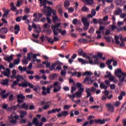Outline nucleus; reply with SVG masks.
Listing matches in <instances>:
<instances>
[{
	"label": "nucleus",
	"instance_id": "f257e3e1",
	"mask_svg": "<svg viewBox=\"0 0 126 126\" xmlns=\"http://www.w3.org/2000/svg\"><path fill=\"white\" fill-rule=\"evenodd\" d=\"M61 25H62V23H58L51 26V29L53 30L55 36H58L59 35V32L61 33V35H65V34H66V31H62V29H59ZM58 31L59 32H58Z\"/></svg>",
	"mask_w": 126,
	"mask_h": 126
},
{
	"label": "nucleus",
	"instance_id": "f03ea898",
	"mask_svg": "<svg viewBox=\"0 0 126 126\" xmlns=\"http://www.w3.org/2000/svg\"><path fill=\"white\" fill-rule=\"evenodd\" d=\"M115 75L119 77L121 82H126V73H124L121 69H117L115 71Z\"/></svg>",
	"mask_w": 126,
	"mask_h": 126
},
{
	"label": "nucleus",
	"instance_id": "7ed1b4c3",
	"mask_svg": "<svg viewBox=\"0 0 126 126\" xmlns=\"http://www.w3.org/2000/svg\"><path fill=\"white\" fill-rule=\"evenodd\" d=\"M8 119L11 124H16L17 120L19 119V116L16 115L15 113H12L8 117Z\"/></svg>",
	"mask_w": 126,
	"mask_h": 126
},
{
	"label": "nucleus",
	"instance_id": "20e7f679",
	"mask_svg": "<svg viewBox=\"0 0 126 126\" xmlns=\"http://www.w3.org/2000/svg\"><path fill=\"white\" fill-rule=\"evenodd\" d=\"M82 22H83L84 26V30H88V29L89 28V26L90 25V23H89V22H88L87 18L83 17V18L82 19Z\"/></svg>",
	"mask_w": 126,
	"mask_h": 126
},
{
	"label": "nucleus",
	"instance_id": "39448f33",
	"mask_svg": "<svg viewBox=\"0 0 126 126\" xmlns=\"http://www.w3.org/2000/svg\"><path fill=\"white\" fill-rule=\"evenodd\" d=\"M42 92L41 94L43 96H46V95L51 93V88L50 87H47L46 88L45 87H42Z\"/></svg>",
	"mask_w": 126,
	"mask_h": 126
},
{
	"label": "nucleus",
	"instance_id": "423d86ee",
	"mask_svg": "<svg viewBox=\"0 0 126 126\" xmlns=\"http://www.w3.org/2000/svg\"><path fill=\"white\" fill-rule=\"evenodd\" d=\"M41 105H44L43 107V110H48L50 108V106L52 105L51 101H41Z\"/></svg>",
	"mask_w": 126,
	"mask_h": 126
},
{
	"label": "nucleus",
	"instance_id": "0eeeda50",
	"mask_svg": "<svg viewBox=\"0 0 126 126\" xmlns=\"http://www.w3.org/2000/svg\"><path fill=\"white\" fill-rule=\"evenodd\" d=\"M59 83H60L59 82H55L54 83V84H53L54 86V89L53 90V92L56 93L57 92H59V91L61 90V86L59 85Z\"/></svg>",
	"mask_w": 126,
	"mask_h": 126
},
{
	"label": "nucleus",
	"instance_id": "6e6552de",
	"mask_svg": "<svg viewBox=\"0 0 126 126\" xmlns=\"http://www.w3.org/2000/svg\"><path fill=\"white\" fill-rule=\"evenodd\" d=\"M106 107L107 109V110L110 112V113H114L115 112V107H114V106L112 105L111 103H107L106 104Z\"/></svg>",
	"mask_w": 126,
	"mask_h": 126
},
{
	"label": "nucleus",
	"instance_id": "1a4fd4ad",
	"mask_svg": "<svg viewBox=\"0 0 126 126\" xmlns=\"http://www.w3.org/2000/svg\"><path fill=\"white\" fill-rule=\"evenodd\" d=\"M86 82H87V84H92V83L94 82V80L91 79V77L89 76H87L84 80V83H86Z\"/></svg>",
	"mask_w": 126,
	"mask_h": 126
},
{
	"label": "nucleus",
	"instance_id": "9d476101",
	"mask_svg": "<svg viewBox=\"0 0 126 126\" xmlns=\"http://www.w3.org/2000/svg\"><path fill=\"white\" fill-rule=\"evenodd\" d=\"M69 113L68 111H62L60 113L57 115L58 118H62V117H66L68 116Z\"/></svg>",
	"mask_w": 126,
	"mask_h": 126
},
{
	"label": "nucleus",
	"instance_id": "9b49d317",
	"mask_svg": "<svg viewBox=\"0 0 126 126\" xmlns=\"http://www.w3.org/2000/svg\"><path fill=\"white\" fill-rule=\"evenodd\" d=\"M32 27L34 29L36 33H40V32H41V28L39 25H36V24L33 23L32 25Z\"/></svg>",
	"mask_w": 126,
	"mask_h": 126
},
{
	"label": "nucleus",
	"instance_id": "f8f14e48",
	"mask_svg": "<svg viewBox=\"0 0 126 126\" xmlns=\"http://www.w3.org/2000/svg\"><path fill=\"white\" fill-rule=\"evenodd\" d=\"M62 111V108H56V109H53L51 110L48 111V114L51 115V114H54L55 113H59Z\"/></svg>",
	"mask_w": 126,
	"mask_h": 126
},
{
	"label": "nucleus",
	"instance_id": "ddd939ff",
	"mask_svg": "<svg viewBox=\"0 0 126 126\" xmlns=\"http://www.w3.org/2000/svg\"><path fill=\"white\" fill-rule=\"evenodd\" d=\"M24 99H25V96H24V95H23L22 94H18L17 95V100L18 103H20L23 102Z\"/></svg>",
	"mask_w": 126,
	"mask_h": 126
},
{
	"label": "nucleus",
	"instance_id": "4468645a",
	"mask_svg": "<svg viewBox=\"0 0 126 126\" xmlns=\"http://www.w3.org/2000/svg\"><path fill=\"white\" fill-rule=\"evenodd\" d=\"M32 124L35 126H43V124L42 123H39V121H38V119H37V118L33 119Z\"/></svg>",
	"mask_w": 126,
	"mask_h": 126
},
{
	"label": "nucleus",
	"instance_id": "2eb2a0df",
	"mask_svg": "<svg viewBox=\"0 0 126 126\" xmlns=\"http://www.w3.org/2000/svg\"><path fill=\"white\" fill-rule=\"evenodd\" d=\"M17 106L20 108V109H25V110H28V104L24 103L22 105L18 104Z\"/></svg>",
	"mask_w": 126,
	"mask_h": 126
},
{
	"label": "nucleus",
	"instance_id": "dca6fc26",
	"mask_svg": "<svg viewBox=\"0 0 126 126\" xmlns=\"http://www.w3.org/2000/svg\"><path fill=\"white\" fill-rule=\"evenodd\" d=\"M40 1V6H44V7H46L47 8V6H46V4H47V0H39Z\"/></svg>",
	"mask_w": 126,
	"mask_h": 126
},
{
	"label": "nucleus",
	"instance_id": "f3484780",
	"mask_svg": "<svg viewBox=\"0 0 126 126\" xmlns=\"http://www.w3.org/2000/svg\"><path fill=\"white\" fill-rule=\"evenodd\" d=\"M47 12L46 13V15L47 17L52 15V8L50 7H46Z\"/></svg>",
	"mask_w": 126,
	"mask_h": 126
},
{
	"label": "nucleus",
	"instance_id": "a211bd4d",
	"mask_svg": "<svg viewBox=\"0 0 126 126\" xmlns=\"http://www.w3.org/2000/svg\"><path fill=\"white\" fill-rule=\"evenodd\" d=\"M2 10L4 12L3 14V17H6L7 15H8L9 13V10L5 9V8H3Z\"/></svg>",
	"mask_w": 126,
	"mask_h": 126
},
{
	"label": "nucleus",
	"instance_id": "6ab92c4d",
	"mask_svg": "<svg viewBox=\"0 0 126 126\" xmlns=\"http://www.w3.org/2000/svg\"><path fill=\"white\" fill-rule=\"evenodd\" d=\"M20 118L23 119L24 117H26V116H27V112L25 111H20Z\"/></svg>",
	"mask_w": 126,
	"mask_h": 126
},
{
	"label": "nucleus",
	"instance_id": "aec40b11",
	"mask_svg": "<svg viewBox=\"0 0 126 126\" xmlns=\"http://www.w3.org/2000/svg\"><path fill=\"white\" fill-rule=\"evenodd\" d=\"M5 90L2 91L0 93V95L1 96L2 98H3V99H5V98H6L7 96H8V94H9V93L4 94V93H5Z\"/></svg>",
	"mask_w": 126,
	"mask_h": 126
},
{
	"label": "nucleus",
	"instance_id": "412c9836",
	"mask_svg": "<svg viewBox=\"0 0 126 126\" xmlns=\"http://www.w3.org/2000/svg\"><path fill=\"white\" fill-rule=\"evenodd\" d=\"M37 56H38V54H33L32 56V58L33 59V62H37V63H40L41 62L40 60L37 59Z\"/></svg>",
	"mask_w": 126,
	"mask_h": 126
},
{
	"label": "nucleus",
	"instance_id": "4be33fe9",
	"mask_svg": "<svg viewBox=\"0 0 126 126\" xmlns=\"http://www.w3.org/2000/svg\"><path fill=\"white\" fill-rule=\"evenodd\" d=\"M8 32V30L6 28H2L0 29V33L1 34H6Z\"/></svg>",
	"mask_w": 126,
	"mask_h": 126
},
{
	"label": "nucleus",
	"instance_id": "5701e85b",
	"mask_svg": "<svg viewBox=\"0 0 126 126\" xmlns=\"http://www.w3.org/2000/svg\"><path fill=\"white\" fill-rule=\"evenodd\" d=\"M4 60L8 62V63H10L11 61L13 60V55H11L9 57H6L4 58Z\"/></svg>",
	"mask_w": 126,
	"mask_h": 126
},
{
	"label": "nucleus",
	"instance_id": "b1692460",
	"mask_svg": "<svg viewBox=\"0 0 126 126\" xmlns=\"http://www.w3.org/2000/svg\"><path fill=\"white\" fill-rule=\"evenodd\" d=\"M71 74L72 76H77V77H80L81 76V72L75 71L74 72H71Z\"/></svg>",
	"mask_w": 126,
	"mask_h": 126
},
{
	"label": "nucleus",
	"instance_id": "393cba45",
	"mask_svg": "<svg viewBox=\"0 0 126 126\" xmlns=\"http://www.w3.org/2000/svg\"><path fill=\"white\" fill-rule=\"evenodd\" d=\"M123 12V10H122V9L120 8H117L116 10L114 11V14L115 15H119V14H121Z\"/></svg>",
	"mask_w": 126,
	"mask_h": 126
},
{
	"label": "nucleus",
	"instance_id": "a878e982",
	"mask_svg": "<svg viewBox=\"0 0 126 126\" xmlns=\"http://www.w3.org/2000/svg\"><path fill=\"white\" fill-rule=\"evenodd\" d=\"M91 89L89 88H87L86 89V92L87 93V97L88 98V97H90V96H91V93L90 92H91Z\"/></svg>",
	"mask_w": 126,
	"mask_h": 126
},
{
	"label": "nucleus",
	"instance_id": "bb28decb",
	"mask_svg": "<svg viewBox=\"0 0 126 126\" xmlns=\"http://www.w3.org/2000/svg\"><path fill=\"white\" fill-rule=\"evenodd\" d=\"M100 88L101 89H105L106 90L108 89V86L106 85L105 83H104L103 82H102V83H100Z\"/></svg>",
	"mask_w": 126,
	"mask_h": 126
},
{
	"label": "nucleus",
	"instance_id": "cd10ccee",
	"mask_svg": "<svg viewBox=\"0 0 126 126\" xmlns=\"http://www.w3.org/2000/svg\"><path fill=\"white\" fill-rule=\"evenodd\" d=\"M14 30H15V34H17L20 31V27H19V25H16L14 27Z\"/></svg>",
	"mask_w": 126,
	"mask_h": 126
},
{
	"label": "nucleus",
	"instance_id": "c85d7f7f",
	"mask_svg": "<svg viewBox=\"0 0 126 126\" xmlns=\"http://www.w3.org/2000/svg\"><path fill=\"white\" fill-rule=\"evenodd\" d=\"M109 29L110 30V31H115V29H117L116 24L113 23V25L110 26Z\"/></svg>",
	"mask_w": 126,
	"mask_h": 126
},
{
	"label": "nucleus",
	"instance_id": "c756f323",
	"mask_svg": "<svg viewBox=\"0 0 126 126\" xmlns=\"http://www.w3.org/2000/svg\"><path fill=\"white\" fill-rule=\"evenodd\" d=\"M85 3L87 4H93L94 3V0H82Z\"/></svg>",
	"mask_w": 126,
	"mask_h": 126
},
{
	"label": "nucleus",
	"instance_id": "7c9ffc66",
	"mask_svg": "<svg viewBox=\"0 0 126 126\" xmlns=\"http://www.w3.org/2000/svg\"><path fill=\"white\" fill-rule=\"evenodd\" d=\"M93 58L94 59H95L94 63V64H99V59H98V57H97V56H96V55H94Z\"/></svg>",
	"mask_w": 126,
	"mask_h": 126
},
{
	"label": "nucleus",
	"instance_id": "2f4dec72",
	"mask_svg": "<svg viewBox=\"0 0 126 126\" xmlns=\"http://www.w3.org/2000/svg\"><path fill=\"white\" fill-rule=\"evenodd\" d=\"M0 83L2 85H8V80L7 79L1 80Z\"/></svg>",
	"mask_w": 126,
	"mask_h": 126
},
{
	"label": "nucleus",
	"instance_id": "473e14b6",
	"mask_svg": "<svg viewBox=\"0 0 126 126\" xmlns=\"http://www.w3.org/2000/svg\"><path fill=\"white\" fill-rule=\"evenodd\" d=\"M19 86H20V87L26 88L28 86V82L26 81L22 83V84H19Z\"/></svg>",
	"mask_w": 126,
	"mask_h": 126
},
{
	"label": "nucleus",
	"instance_id": "72a5a7b5",
	"mask_svg": "<svg viewBox=\"0 0 126 126\" xmlns=\"http://www.w3.org/2000/svg\"><path fill=\"white\" fill-rule=\"evenodd\" d=\"M91 14H90L88 15V17H91V18H92V17H93V16H95V15H96V11H95V9H92L91 11Z\"/></svg>",
	"mask_w": 126,
	"mask_h": 126
},
{
	"label": "nucleus",
	"instance_id": "f704fd0d",
	"mask_svg": "<svg viewBox=\"0 0 126 126\" xmlns=\"http://www.w3.org/2000/svg\"><path fill=\"white\" fill-rule=\"evenodd\" d=\"M115 3L116 5L122 6V5H123V1L121 0H116L115 1Z\"/></svg>",
	"mask_w": 126,
	"mask_h": 126
},
{
	"label": "nucleus",
	"instance_id": "c9c22d12",
	"mask_svg": "<svg viewBox=\"0 0 126 126\" xmlns=\"http://www.w3.org/2000/svg\"><path fill=\"white\" fill-rule=\"evenodd\" d=\"M95 124H100V125H103V124H105V120L103 119V120L101 119H98L95 120Z\"/></svg>",
	"mask_w": 126,
	"mask_h": 126
},
{
	"label": "nucleus",
	"instance_id": "e433bc0d",
	"mask_svg": "<svg viewBox=\"0 0 126 126\" xmlns=\"http://www.w3.org/2000/svg\"><path fill=\"white\" fill-rule=\"evenodd\" d=\"M104 29H105V27H104L103 26H100V27H99L100 31H97L96 32V33H97V34H101V31H102V32L104 33Z\"/></svg>",
	"mask_w": 126,
	"mask_h": 126
},
{
	"label": "nucleus",
	"instance_id": "4c0bfd02",
	"mask_svg": "<svg viewBox=\"0 0 126 126\" xmlns=\"http://www.w3.org/2000/svg\"><path fill=\"white\" fill-rule=\"evenodd\" d=\"M15 78H16V81L18 82H19V81H20V80H21V79L23 80L24 79V78H23V77H22V76L20 75H17Z\"/></svg>",
	"mask_w": 126,
	"mask_h": 126
},
{
	"label": "nucleus",
	"instance_id": "58836bf2",
	"mask_svg": "<svg viewBox=\"0 0 126 126\" xmlns=\"http://www.w3.org/2000/svg\"><path fill=\"white\" fill-rule=\"evenodd\" d=\"M78 42L82 44H86L87 43V39L84 38H81L78 39Z\"/></svg>",
	"mask_w": 126,
	"mask_h": 126
},
{
	"label": "nucleus",
	"instance_id": "ea45409f",
	"mask_svg": "<svg viewBox=\"0 0 126 126\" xmlns=\"http://www.w3.org/2000/svg\"><path fill=\"white\" fill-rule=\"evenodd\" d=\"M10 72V71L9 69H6L5 71L3 72V74L4 76H7V77H9V73Z\"/></svg>",
	"mask_w": 126,
	"mask_h": 126
},
{
	"label": "nucleus",
	"instance_id": "a19ab883",
	"mask_svg": "<svg viewBox=\"0 0 126 126\" xmlns=\"http://www.w3.org/2000/svg\"><path fill=\"white\" fill-rule=\"evenodd\" d=\"M18 68L21 72H22L23 71H27V67H24L22 68V66H19Z\"/></svg>",
	"mask_w": 126,
	"mask_h": 126
},
{
	"label": "nucleus",
	"instance_id": "79ce46f5",
	"mask_svg": "<svg viewBox=\"0 0 126 126\" xmlns=\"http://www.w3.org/2000/svg\"><path fill=\"white\" fill-rule=\"evenodd\" d=\"M53 21L54 23H56V21H61V19H59L56 15H53Z\"/></svg>",
	"mask_w": 126,
	"mask_h": 126
},
{
	"label": "nucleus",
	"instance_id": "37998d69",
	"mask_svg": "<svg viewBox=\"0 0 126 126\" xmlns=\"http://www.w3.org/2000/svg\"><path fill=\"white\" fill-rule=\"evenodd\" d=\"M114 39L115 40L116 44H117V45H119L120 44V41L119 40V39H120V35L119 36L116 35L114 37Z\"/></svg>",
	"mask_w": 126,
	"mask_h": 126
},
{
	"label": "nucleus",
	"instance_id": "c03bdc74",
	"mask_svg": "<svg viewBox=\"0 0 126 126\" xmlns=\"http://www.w3.org/2000/svg\"><path fill=\"white\" fill-rule=\"evenodd\" d=\"M11 6V9L13 11H16V7L14 6V3L13 2H11L10 4Z\"/></svg>",
	"mask_w": 126,
	"mask_h": 126
},
{
	"label": "nucleus",
	"instance_id": "a18cd8bd",
	"mask_svg": "<svg viewBox=\"0 0 126 126\" xmlns=\"http://www.w3.org/2000/svg\"><path fill=\"white\" fill-rule=\"evenodd\" d=\"M78 54L79 56H82L84 58H86L87 54L83 52V51H79Z\"/></svg>",
	"mask_w": 126,
	"mask_h": 126
},
{
	"label": "nucleus",
	"instance_id": "49530a36",
	"mask_svg": "<svg viewBox=\"0 0 126 126\" xmlns=\"http://www.w3.org/2000/svg\"><path fill=\"white\" fill-rule=\"evenodd\" d=\"M99 23L100 24H102V19H99V21L98 22V21H97V19H93V23L94 24H97V23Z\"/></svg>",
	"mask_w": 126,
	"mask_h": 126
},
{
	"label": "nucleus",
	"instance_id": "de8ad7c7",
	"mask_svg": "<svg viewBox=\"0 0 126 126\" xmlns=\"http://www.w3.org/2000/svg\"><path fill=\"white\" fill-rule=\"evenodd\" d=\"M68 97H69V98L70 99H71V100H72V102H74V98H75V94H68Z\"/></svg>",
	"mask_w": 126,
	"mask_h": 126
},
{
	"label": "nucleus",
	"instance_id": "09e8293b",
	"mask_svg": "<svg viewBox=\"0 0 126 126\" xmlns=\"http://www.w3.org/2000/svg\"><path fill=\"white\" fill-rule=\"evenodd\" d=\"M42 63L43 64H45L46 65V67L48 68V67H49L51 66V63H49L48 61H46V62H42Z\"/></svg>",
	"mask_w": 126,
	"mask_h": 126
},
{
	"label": "nucleus",
	"instance_id": "8fccbe9b",
	"mask_svg": "<svg viewBox=\"0 0 126 126\" xmlns=\"http://www.w3.org/2000/svg\"><path fill=\"white\" fill-rule=\"evenodd\" d=\"M81 95H82V93H81L80 92H77L75 93V96L77 98H79L80 97H81Z\"/></svg>",
	"mask_w": 126,
	"mask_h": 126
},
{
	"label": "nucleus",
	"instance_id": "3c124183",
	"mask_svg": "<svg viewBox=\"0 0 126 126\" xmlns=\"http://www.w3.org/2000/svg\"><path fill=\"white\" fill-rule=\"evenodd\" d=\"M16 76V70H13L12 71V76H11V78H14Z\"/></svg>",
	"mask_w": 126,
	"mask_h": 126
},
{
	"label": "nucleus",
	"instance_id": "603ef678",
	"mask_svg": "<svg viewBox=\"0 0 126 126\" xmlns=\"http://www.w3.org/2000/svg\"><path fill=\"white\" fill-rule=\"evenodd\" d=\"M120 105H121V102L120 101H117L115 102L114 103V106L116 107V108H118V107H120Z\"/></svg>",
	"mask_w": 126,
	"mask_h": 126
},
{
	"label": "nucleus",
	"instance_id": "864d4df0",
	"mask_svg": "<svg viewBox=\"0 0 126 126\" xmlns=\"http://www.w3.org/2000/svg\"><path fill=\"white\" fill-rule=\"evenodd\" d=\"M72 106V105H64L63 106V110H68V109H70V108H71V107Z\"/></svg>",
	"mask_w": 126,
	"mask_h": 126
},
{
	"label": "nucleus",
	"instance_id": "5fc2aeb1",
	"mask_svg": "<svg viewBox=\"0 0 126 126\" xmlns=\"http://www.w3.org/2000/svg\"><path fill=\"white\" fill-rule=\"evenodd\" d=\"M40 84H41L42 85H46L47 84H50V83H51V82H49V81H44L43 80L40 81Z\"/></svg>",
	"mask_w": 126,
	"mask_h": 126
},
{
	"label": "nucleus",
	"instance_id": "6e6d98bb",
	"mask_svg": "<svg viewBox=\"0 0 126 126\" xmlns=\"http://www.w3.org/2000/svg\"><path fill=\"white\" fill-rule=\"evenodd\" d=\"M78 61L80 63H81L82 64H85V63H87V62H86V61H85L82 58H79Z\"/></svg>",
	"mask_w": 126,
	"mask_h": 126
},
{
	"label": "nucleus",
	"instance_id": "4d7b16f0",
	"mask_svg": "<svg viewBox=\"0 0 126 126\" xmlns=\"http://www.w3.org/2000/svg\"><path fill=\"white\" fill-rule=\"evenodd\" d=\"M32 56H33V53H30L28 54L27 59L29 61H31V60H32Z\"/></svg>",
	"mask_w": 126,
	"mask_h": 126
},
{
	"label": "nucleus",
	"instance_id": "13d9d810",
	"mask_svg": "<svg viewBox=\"0 0 126 126\" xmlns=\"http://www.w3.org/2000/svg\"><path fill=\"white\" fill-rule=\"evenodd\" d=\"M57 76H58V74L55 73V74L51 75L50 76V78L52 80L55 79L56 78V77H57Z\"/></svg>",
	"mask_w": 126,
	"mask_h": 126
},
{
	"label": "nucleus",
	"instance_id": "bf43d9fd",
	"mask_svg": "<svg viewBox=\"0 0 126 126\" xmlns=\"http://www.w3.org/2000/svg\"><path fill=\"white\" fill-rule=\"evenodd\" d=\"M82 11H84V12H86V11H89V8H88L87 7H86V6H84L82 9H81Z\"/></svg>",
	"mask_w": 126,
	"mask_h": 126
},
{
	"label": "nucleus",
	"instance_id": "052dcab7",
	"mask_svg": "<svg viewBox=\"0 0 126 126\" xmlns=\"http://www.w3.org/2000/svg\"><path fill=\"white\" fill-rule=\"evenodd\" d=\"M20 63V58H18L14 61V64H19Z\"/></svg>",
	"mask_w": 126,
	"mask_h": 126
},
{
	"label": "nucleus",
	"instance_id": "680f3d73",
	"mask_svg": "<svg viewBox=\"0 0 126 126\" xmlns=\"http://www.w3.org/2000/svg\"><path fill=\"white\" fill-rule=\"evenodd\" d=\"M94 28L91 27L89 29V33H90V34H93L94 33Z\"/></svg>",
	"mask_w": 126,
	"mask_h": 126
},
{
	"label": "nucleus",
	"instance_id": "e2e57ef3",
	"mask_svg": "<svg viewBox=\"0 0 126 126\" xmlns=\"http://www.w3.org/2000/svg\"><path fill=\"white\" fill-rule=\"evenodd\" d=\"M18 82L17 81H14L13 84L11 85V87L12 88H14V86H16V85H17L18 84Z\"/></svg>",
	"mask_w": 126,
	"mask_h": 126
},
{
	"label": "nucleus",
	"instance_id": "0e129e2a",
	"mask_svg": "<svg viewBox=\"0 0 126 126\" xmlns=\"http://www.w3.org/2000/svg\"><path fill=\"white\" fill-rule=\"evenodd\" d=\"M93 74L91 72L86 71L83 73V75L84 76L85 75H92Z\"/></svg>",
	"mask_w": 126,
	"mask_h": 126
},
{
	"label": "nucleus",
	"instance_id": "69168bd1",
	"mask_svg": "<svg viewBox=\"0 0 126 126\" xmlns=\"http://www.w3.org/2000/svg\"><path fill=\"white\" fill-rule=\"evenodd\" d=\"M69 1H68V0H66L64 2V6H65V7H68V6H69Z\"/></svg>",
	"mask_w": 126,
	"mask_h": 126
},
{
	"label": "nucleus",
	"instance_id": "338daca9",
	"mask_svg": "<svg viewBox=\"0 0 126 126\" xmlns=\"http://www.w3.org/2000/svg\"><path fill=\"white\" fill-rule=\"evenodd\" d=\"M109 80L110 81H116V78H115V77L111 75L109 77Z\"/></svg>",
	"mask_w": 126,
	"mask_h": 126
},
{
	"label": "nucleus",
	"instance_id": "774afa93",
	"mask_svg": "<svg viewBox=\"0 0 126 126\" xmlns=\"http://www.w3.org/2000/svg\"><path fill=\"white\" fill-rule=\"evenodd\" d=\"M55 67H56V64L53 63L52 64L51 66H50V67H49V68H50V70L52 71L55 69Z\"/></svg>",
	"mask_w": 126,
	"mask_h": 126
}]
</instances>
